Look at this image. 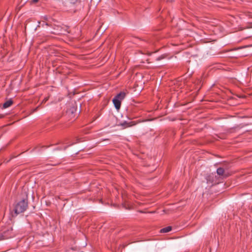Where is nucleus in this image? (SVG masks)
Listing matches in <instances>:
<instances>
[{"instance_id":"20e7f679","label":"nucleus","mask_w":252,"mask_h":252,"mask_svg":"<svg viewBox=\"0 0 252 252\" xmlns=\"http://www.w3.org/2000/svg\"><path fill=\"white\" fill-rule=\"evenodd\" d=\"M113 103L114 104V106H115V108L117 110H119L120 107H121V102L119 100L117 99L114 98L113 99Z\"/></svg>"},{"instance_id":"6e6552de","label":"nucleus","mask_w":252,"mask_h":252,"mask_svg":"<svg viewBox=\"0 0 252 252\" xmlns=\"http://www.w3.org/2000/svg\"><path fill=\"white\" fill-rule=\"evenodd\" d=\"M217 172L219 175H223L224 173V170L222 168L220 167L217 169Z\"/></svg>"},{"instance_id":"423d86ee","label":"nucleus","mask_w":252,"mask_h":252,"mask_svg":"<svg viewBox=\"0 0 252 252\" xmlns=\"http://www.w3.org/2000/svg\"><path fill=\"white\" fill-rule=\"evenodd\" d=\"M13 103V101L11 100H9L4 103L3 105V107L4 108H7L10 106Z\"/></svg>"},{"instance_id":"9d476101","label":"nucleus","mask_w":252,"mask_h":252,"mask_svg":"<svg viewBox=\"0 0 252 252\" xmlns=\"http://www.w3.org/2000/svg\"><path fill=\"white\" fill-rule=\"evenodd\" d=\"M38 107H36L34 110H33V112L34 111H35L37 109H38Z\"/></svg>"},{"instance_id":"f257e3e1","label":"nucleus","mask_w":252,"mask_h":252,"mask_svg":"<svg viewBox=\"0 0 252 252\" xmlns=\"http://www.w3.org/2000/svg\"><path fill=\"white\" fill-rule=\"evenodd\" d=\"M28 207V202L26 200H22L18 202L14 208V213L15 215L24 212Z\"/></svg>"},{"instance_id":"39448f33","label":"nucleus","mask_w":252,"mask_h":252,"mask_svg":"<svg viewBox=\"0 0 252 252\" xmlns=\"http://www.w3.org/2000/svg\"><path fill=\"white\" fill-rule=\"evenodd\" d=\"M171 230V226H168L167 227L161 229L160 230V232L162 233H167L170 231Z\"/></svg>"},{"instance_id":"7ed1b4c3","label":"nucleus","mask_w":252,"mask_h":252,"mask_svg":"<svg viewBox=\"0 0 252 252\" xmlns=\"http://www.w3.org/2000/svg\"><path fill=\"white\" fill-rule=\"evenodd\" d=\"M126 95V94L125 93L122 92L118 94L114 98L119 100L121 102L122 100L125 98Z\"/></svg>"},{"instance_id":"1a4fd4ad","label":"nucleus","mask_w":252,"mask_h":252,"mask_svg":"<svg viewBox=\"0 0 252 252\" xmlns=\"http://www.w3.org/2000/svg\"><path fill=\"white\" fill-rule=\"evenodd\" d=\"M38 0H32V1L33 2H37L38 1Z\"/></svg>"},{"instance_id":"0eeeda50","label":"nucleus","mask_w":252,"mask_h":252,"mask_svg":"<svg viewBox=\"0 0 252 252\" xmlns=\"http://www.w3.org/2000/svg\"><path fill=\"white\" fill-rule=\"evenodd\" d=\"M9 236H10L8 235V234H7V235H3V233H1V231H0V241L8 239V237Z\"/></svg>"},{"instance_id":"f03ea898","label":"nucleus","mask_w":252,"mask_h":252,"mask_svg":"<svg viewBox=\"0 0 252 252\" xmlns=\"http://www.w3.org/2000/svg\"><path fill=\"white\" fill-rule=\"evenodd\" d=\"M12 227L9 225L7 227H3L2 229L0 230L1 233H3V235H9L10 236L8 237V238H10L14 236V234L12 232Z\"/></svg>"}]
</instances>
